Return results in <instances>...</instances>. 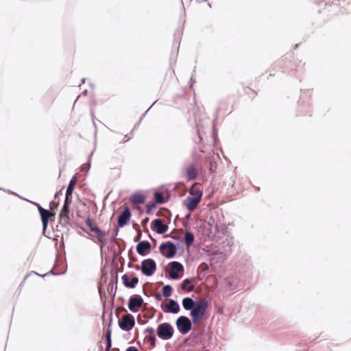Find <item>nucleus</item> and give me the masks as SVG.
Listing matches in <instances>:
<instances>
[{
	"mask_svg": "<svg viewBox=\"0 0 351 351\" xmlns=\"http://www.w3.org/2000/svg\"><path fill=\"white\" fill-rule=\"evenodd\" d=\"M182 305L184 310L190 311L193 323L195 324L204 318L208 302L206 299L193 300L190 297H185L182 300Z\"/></svg>",
	"mask_w": 351,
	"mask_h": 351,
	"instance_id": "obj_1",
	"label": "nucleus"
},
{
	"mask_svg": "<svg viewBox=\"0 0 351 351\" xmlns=\"http://www.w3.org/2000/svg\"><path fill=\"white\" fill-rule=\"evenodd\" d=\"M157 336L162 340H169L173 336L174 329L171 324L164 322L160 324L156 328Z\"/></svg>",
	"mask_w": 351,
	"mask_h": 351,
	"instance_id": "obj_2",
	"label": "nucleus"
},
{
	"mask_svg": "<svg viewBox=\"0 0 351 351\" xmlns=\"http://www.w3.org/2000/svg\"><path fill=\"white\" fill-rule=\"evenodd\" d=\"M177 250L176 245L171 241L162 243L159 246V251L167 258H174L177 254Z\"/></svg>",
	"mask_w": 351,
	"mask_h": 351,
	"instance_id": "obj_3",
	"label": "nucleus"
},
{
	"mask_svg": "<svg viewBox=\"0 0 351 351\" xmlns=\"http://www.w3.org/2000/svg\"><path fill=\"white\" fill-rule=\"evenodd\" d=\"M202 197V191L197 190L195 194L189 195L184 200V205L189 211L194 210L197 204L200 202Z\"/></svg>",
	"mask_w": 351,
	"mask_h": 351,
	"instance_id": "obj_4",
	"label": "nucleus"
},
{
	"mask_svg": "<svg viewBox=\"0 0 351 351\" xmlns=\"http://www.w3.org/2000/svg\"><path fill=\"white\" fill-rule=\"evenodd\" d=\"M192 324V319L184 315L180 316L176 321V328L182 335H186L191 330Z\"/></svg>",
	"mask_w": 351,
	"mask_h": 351,
	"instance_id": "obj_5",
	"label": "nucleus"
},
{
	"mask_svg": "<svg viewBox=\"0 0 351 351\" xmlns=\"http://www.w3.org/2000/svg\"><path fill=\"white\" fill-rule=\"evenodd\" d=\"M140 269L143 275L149 277L156 272L157 265L154 259L149 258L142 261Z\"/></svg>",
	"mask_w": 351,
	"mask_h": 351,
	"instance_id": "obj_6",
	"label": "nucleus"
},
{
	"mask_svg": "<svg viewBox=\"0 0 351 351\" xmlns=\"http://www.w3.org/2000/svg\"><path fill=\"white\" fill-rule=\"evenodd\" d=\"M71 201V197H65L64 204L59 213V223L62 226H65L69 223V206Z\"/></svg>",
	"mask_w": 351,
	"mask_h": 351,
	"instance_id": "obj_7",
	"label": "nucleus"
},
{
	"mask_svg": "<svg viewBox=\"0 0 351 351\" xmlns=\"http://www.w3.org/2000/svg\"><path fill=\"white\" fill-rule=\"evenodd\" d=\"M135 325L134 317L127 313L122 317L121 320L119 321V326L123 331H130Z\"/></svg>",
	"mask_w": 351,
	"mask_h": 351,
	"instance_id": "obj_8",
	"label": "nucleus"
},
{
	"mask_svg": "<svg viewBox=\"0 0 351 351\" xmlns=\"http://www.w3.org/2000/svg\"><path fill=\"white\" fill-rule=\"evenodd\" d=\"M144 303L143 298L138 294L132 295L129 298L128 308L132 313L138 312V308Z\"/></svg>",
	"mask_w": 351,
	"mask_h": 351,
	"instance_id": "obj_9",
	"label": "nucleus"
},
{
	"mask_svg": "<svg viewBox=\"0 0 351 351\" xmlns=\"http://www.w3.org/2000/svg\"><path fill=\"white\" fill-rule=\"evenodd\" d=\"M160 306L162 310L166 313L177 314L180 311L178 302L173 299H169L168 303L165 306L162 303Z\"/></svg>",
	"mask_w": 351,
	"mask_h": 351,
	"instance_id": "obj_10",
	"label": "nucleus"
},
{
	"mask_svg": "<svg viewBox=\"0 0 351 351\" xmlns=\"http://www.w3.org/2000/svg\"><path fill=\"white\" fill-rule=\"evenodd\" d=\"M132 214L128 206H125L123 210L119 214L117 219L118 228H123L129 223Z\"/></svg>",
	"mask_w": 351,
	"mask_h": 351,
	"instance_id": "obj_11",
	"label": "nucleus"
},
{
	"mask_svg": "<svg viewBox=\"0 0 351 351\" xmlns=\"http://www.w3.org/2000/svg\"><path fill=\"white\" fill-rule=\"evenodd\" d=\"M151 229L158 234L165 233L168 230V225L162 223V219L157 218L154 219L150 224Z\"/></svg>",
	"mask_w": 351,
	"mask_h": 351,
	"instance_id": "obj_12",
	"label": "nucleus"
},
{
	"mask_svg": "<svg viewBox=\"0 0 351 351\" xmlns=\"http://www.w3.org/2000/svg\"><path fill=\"white\" fill-rule=\"evenodd\" d=\"M169 265H171V271H169V277L173 280H178L180 276L176 272H183L184 266L182 263L178 261H171Z\"/></svg>",
	"mask_w": 351,
	"mask_h": 351,
	"instance_id": "obj_13",
	"label": "nucleus"
},
{
	"mask_svg": "<svg viewBox=\"0 0 351 351\" xmlns=\"http://www.w3.org/2000/svg\"><path fill=\"white\" fill-rule=\"evenodd\" d=\"M151 248V243L147 240L139 241L136 246L137 253L141 256H147Z\"/></svg>",
	"mask_w": 351,
	"mask_h": 351,
	"instance_id": "obj_14",
	"label": "nucleus"
},
{
	"mask_svg": "<svg viewBox=\"0 0 351 351\" xmlns=\"http://www.w3.org/2000/svg\"><path fill=\"white\" fill-rule=\"evenodd\" d=\"M39 214L40 215L42 224H43V231L44 232L47 228L49 219L52 217H54L55 214L53 213L51 211H50L47 209H45V208L40 209Z\"/></svg>",
	"mask_w": 351,
	"mask_h": 351,
	"instance_id": "obj_15",
	"label": "nucleus"
},
{
	"mask_svg": "<svg viewBox=\"0 0 351 351\" xmlns=\"http://www.w3.org/2000/svg\"><path fill=\"white\" fill-rule=\"evenodd\" d=\"M121 280L124 286L129 289H133L138 283V278L137 277H133L131 280L127 274H124L121 276Z\"/></svg>",
	"mask_w": 351,
	"mask_h": 351,
	"instance_id": "obj_16",
	"label": "nucleus"
},
{
	"mask_svg": "<svg viewBox=\"0 0 351 351\" xmlns=\"http://www.w3.org/2000/svg\"><path fill=\"white\" fill-rule=\"evenodd\" d=\"M93 232H95L96 234L95 236H94L92 234H88L90 237H95L97 240L102 245H104L106 241L104 239V237L106 235V232L101 230L98 226L95 228V230L93 231Z\"/></svg>",
	"mask_w": 351,
	"mask_h": 351,
	"instance_id": "obj_17",
	"label": "nucleus"
},
{
	"mask_svg": "<svg viewBox=\"0 0 351 351\" xmlns=\"http://www.w3.org/2000/svg\"><path fill=\"white\" fill-rule=\"evenodd\" d=\"M197 176V172L193 164H190L186 169V177L189 181L194 180Z\"/></svg>",
	"mask_w": 351,
	"mask_h": 351,
	"instance_id": "obj_18",
	"label": "nucleus"
},
{
	"mask_svg": "<svg viewBox=\"0 0 351 351\" xmlns=\"http://www.w3.org/2000/svg\"><path fill=\"white\" fill-rule=\"evenodd\" d=\"M130 201L135 204H142L145 202V196L141 193H136L131 196Z\"/></svg>",
	"mask_w": 351,
	"mask_h": 351,
	"instance_id": "obj_19",
	"label": "nucleus"
},
{
	"mask_svg": "<svg viewBox=\"0 0 351 351\" xmlns=\"http://www.w3.org/2000/svg\"><path fill=\"white\" fill-rule=\"evenodd\" d=\"M77 182V178L75 176H73L69 181V185L67 186L65 197H71L72 193L74 190V186Z\"/></svg>",
	"mask_w": 351,
	"mask_h": 351,
	"instance_id": "obj_20",
	"label": "nucleus"
},
{
	"mask_svg": "<svg viewBox=\"0 0 351 351\" xmlns=\"http://www.w3.org/2000/svg\"><path fill=\"white\" fill-rule=\"evenodd\" d=\"M195 237L193 232H186L184 236V243L187 247H189L194 242Z\"/></svg>",
	"mask_w": 351,
	"mask_h": 351,
	"instance_id": "obj_21",
	"label": "nucleus"
},
{
	"mask_svg": "<svg viewBox=\"0 0 351 351\" xmlns=\"http://www.w3.org/2000/svg\"><path fill=\"white\" fill-rule=\"evenodd\" d=\"M180 287L182 289H184L188 292L193 291L195 289V285L191 284V280L189 278H185L182 282Z\"/></svg>",
	"mask_w": 351,
	"mask_h": 351,
	"instance_id": "obj_22",
	"label": "nucleus"
},
{
	"mask_svg": "<svg viewBox=\"0 0 351 351\" xmlns=\"http://www.w3.org/2000/svg\"><path fill=\"white\" fill-rule=\"evenodd\" d=\"M109 287H110L108 289V292L112 298V303L113 304L114 301V297L116 295L117 289V285H114L113 281L112 280L110 282Z\"/></svg>",
	"mask_w": 351,
	"mask_h": 351,
	"instance_id": "obj_23",
	"label": "nucleus"
},
{
	"mask_svg": "<svg viewBox=\"0 0 351 351\" xmlns=\"http://www.w3.org/2000/svg\"><path fill=\"white\" fill-rule=\"evenodd\" d=\"M173 287L170 285H166L162 287V295L165 298H169L172 294Z\"/></svg>",
	"mask_w": 351,
	"mask_h": 351,
	"instance_id": "obj_24",
	"label": "nucleus"
},
{
	"mask_svg": "<svg viewBox=\"0 0 351 351\" xmlns=\"http://www.w3.org/2000/svg\"><path fill=\"white\" fill-rule=\"evenodd\" d=\"M156 204H162L165 203L164 197L162 193L156 191L154 193V201Z\"/></svg>",
	"mask_w": 351,
	"mask_h": 351,
	"instance_id": "obj_25",
	"label": "nucleus"
},
{
	"mask_svg": "<svg viewBox=\"0 0 351 351\" xmlns=\"http://www.w3.org/2000/svg\"><path fill=\"white\" fill-rule=\"evenodd\" d=\"M112 322V315L111 313L110 314V322H109L108 328H107V329L106 330V333H105V339H106V340L112 339V338H111V336H112V329L110 328Z\"/></svg>",
	"mask_w": 351,
	"mask_h": 351,
	"instance_id": "obj_26",
	"label": "nucleus"
},
{
	"mask_svg": "<svg viewBox=\"0 0 351 351\" xmlns=\"http://www.w3.org/2000/svg\"><path fill=\"white\" fill-rule=\"evenodd\" d=\"M145 340L149 342L151 348H153L156 347V338L154 334L146 336Z\"/></svg>",
	"mask_w": 351,
	"mask_h": 351,
	"instance_id": "obj_27",
	"label": "nucleus"
},
{
	"mask_svg": "<svg viewBox=\"0 0 351 351\" xmlns=\"http://www.w3.org/2000/svg\"><path fill=\"white\" fill-rule=\"evenodd\" d=\"M85 223L88 227L91 232H93L95 230V228L97 227V226L89 217L85 220Z\"/></svg>",
	"mask_w": 351,
	"mask_h": 351,
	"instance_id": "obj_28",
	"label": "nucleus"
},
{
	"mask_svg": "<svg viewBox=\"0 0 351 351\" xmlns=\"http://www.w3.org/2000/svg\"><path fill=\"white\" fill-rule=\"evenodd\" d=\"M156 204L154 202L149 203L146 206V213L147 215H152L153 210L156 207Z\"/></svg>",
	"mask_w": 351,
	"mask_h": 351,
	"instance_id": "obj_29",
	"label": "nucleus"
},
{
	"mask_svg": "<svg viewBox=\"0 0 351 351\" xmlns=\"http://www.w3.org/2000/svg\"><path fill=\"white\" fill-rule=\"evenodd\" d=\"M65 272H66V270H64V271L60 272V273H54L53 269H51V271H49V272L45 274L44 275H40L38 273H36V271H32V273L34 274L38 275V276H39L40 277H45V276H48L49 274H52V275H55V276H58V275L64 274Z\"/></svg>",
	"mask_w": 351,
	"mask_h": 351,
	"instance_id": "obj_30",
	"label": "nucleus"
},
{
	"mask_svg": "<svg viewBox=\"0 0 351 351\" xmlns=\"http://www.w3.org/2000/svg\"><path fill=\"white\" fill-rule=\"evenodd\" d=\"M93 154V152H92L89 156H88V163H87V167L86 165H82V171H84V170H86L87 171L90 169V158L92 156V155Z\"/></svg>",
	"mask_w": 351,
	"mask_h": 351,
	"instance_id": "obj_31",
	"label": "nucleus"
},
{
	"mask_svg": "<svg viewBox=\"0 0 351 351\" xmlns=\"http://www.w3.org/2000/svg\"><path fill=\"white\" fill-rule=\"evenodd\" d=\"M112 348V339L106 340L105 351H110Z\"/></svg>",
	"mask_w": 351,
	"mask_h": 351,
	"instance_id": "obj_32",
	"label": "nucleus"
},
{
	"mask_svg": "<svg viewBox=\"0 0 351 351\" xmlns=\"http://www.w3.org/2000/svg\"><path fill=\"white\" fill-rule=\"evenodd\" d=\"M144 334L147 333L149 335L154 334V329L152 327H147L143 331Z\"/></svg>",
	"mask_w": 351,
	"mask_h": 351,
	"instance_id": "obj_33",
	"label": "nucleus"
},
{
	"mask_svg": "<svg viewBox=\"0 0 351 351\" xmlns=\"http://www.w3.org/2000/svg\"><path fill=\"white\" fill-rule=\"evenodd\" d=\"M24 199H25V200H26V201H27V202H30V203H32V204L35 205V206L37 207L38 210V212H39V213H40V209L43 208L40 205V204H38V203H37V202H33V201H30V200H29V199H25V198H24Z\"/></svg>",
	"mask_w": 351,
	"mask_h": 351,
	"instance_id": "obj_34",
	"label": "nucleus"
},
{
	"mask_svg": "<svg viewBox=\"0 0 351 351\" xmlns=\"http://www.w3.org/2000/svg\"><path fill=\"white\" fill-rule=\"evenodd\" d=\"M119 228L118 226L117 227V228L114 230V232H112V241H115L117 239V236L118 235V233H119Z\"/></svg>",
	"mask_w": 351,
	"mask_h": 351,
	"instance_id": "obj_35",
	"label": "nucleus"
},
{
	"mask_svg": "<svg viewBox=\"0 0 351 351\" xmlns=\"http://www.w3.org/2000/svg\"><path fill=\"white\" fill-rule=\"evenodd\" d=\"M58 204H59L58 202H56L54 201H51L50 202V209L51 210L56 209L58 206Z\"/></svg>",
	"mask_w": 351,
	"mask_h": 351,
	"instance_id": "obj_36",
	"label": "nucleus"
},
{
	"mask_svg": "<svg viewBox=\"0 0 351 351\" xmlns=\"http://www.w3.org/2000/svg\"><path fill=\"white\" fill-rule=\"evenodd\" d=\"M128 267L129 268H133V269H134L135 270H137V271L140 269V267L138 265H134L130 262L128 263Z\"/></svg>",
	"mask_w": 351,
	"mask_h": 351,
	"instance_id": "obj_37",
	"label": "nucleus"
},
{
	"mask_svg": "<svg viewBox=\"0 0 351 351\" xmlns=\"http://www.w3.org/2000/svg\"><path fill=\"white\" fill-rule=\"evenodd\" d=\"M125 351H139L135 346H129Z\"/></svg>",
	"mask_w": 351,
	"mask_h": 351,
	"instance_id": "obj_38",
	"label": "nucleus"
},
{
	"mask_svg": "<svg viewBox=\"0 0 351 351\" xmlns=\"http://www.w3.org/2000/svg\"><path fill=\"white\" fill-rule=\"evenodd\" d=\"M142 234L141 232H139L138 235L134 238V242H139L141 238Z\"/></svg>",
	"mask_w": 351,
	"mask_h": 351,
	"instance_id": "obj_39",
	"label": "nucleus"
},
{
	"mask_svg": "<svg viewBox=\"0 0 351 351\" xmlns=\"http://www.w3.org/2000/svg\"><path fill=\"white\" fill-rule=\"evenodd\" d=\"M154 297L157 301H161L162 299L160 293H156Z\"/></svg>",
	"mask_w": 351,
	"mask_h": 351,
	"instance_id": "obj_40",
	"label": "nucleus"
},
{
	"mask_svg": "<svg viewBox=\"0 0 351 351\" xmlns=\"http://www.w3.org/2000/svg\"><path fill=\"white\" fill-rule=\"evenodd\" d=\"M149 110V109H148L147 111H145V112L141 116L140 120L138 121V122L137 123V125H140L141 122L142 121V120L143 119V118L145 117L146 114L147 113V112Z\"/></svg>",
	"mask_w": 351,
	"mask_h": 351,
	"instance_id": "obj_41",
	"label": "nucleus"
},
{
	"mask_svg": "<svg viewBox=\"0 0 351 351\" xmlns=\"http://www.w3.org/2000/svg\"><path fill=\"white\" fill-rule=\"evenodd\" d=\"M149 110V109H148L147 111H145V112L141 116L140 120L138 121V122L137 123V125H140L141 122L142 121V120L143 119V118L145 117L146 114L147 113V112Z\"/></svg>",
	"mask_w": 351,
	"mask_h": 351,
	"instance_id": "obj_42",
	"label": "nucleus"
},
{
	"mask_svg": "<svg viewBox=\"0 0 351 351\" xmlns=\"http://www.w3.org/2000/svg\"><path fill=\"white\" fill-rule=\"evenodd\" d=\"M164 237H165V238L171 237V238H172L173 239H177V237H176V236H172V235H171V234H165V235H164Z\"/></svg>",
	"mask_w": 351,
	"mask_h": 351,
	"instance_id": "obj_43",
	"label": "nucleus"
},
{
	"mask_svg": "<svg viewBox=\"0 0 351 351\" xmlns=\"http://www.w3.org/2000/svg\"><path fill=\"white\" fill-rule=\"evenodd\" d=\"M62 190H63V188H62L60 190H59L58 192H56L55 195H54V197L56 198L59 195H62Z\"/></svg>",
	"mask_w": 351,
	"mask_h": 351,
	"instance_id": "obj_44",
	"label": "nucleus"
},
{
	"mask_svg": "<svg viewBox=\"0 0 351 351\" xmlns=\"http://www.w3.org/2000/svg\"><path fill=\"white\" fill-rule=\"evenodd\" d=\"M114 285H117L118 282V274L116 273L114 276V282H113Z\"/></svg>",
	"mask_w": 351,
	"mask_h": 351,
	"instance_id": "obj_45",
	"label": "nucleus"
},
{
	"mask_svg": "<svg viewBox=\"0 0 351 351\" xmlns=\"http://www.w3.org/2000/svg\"><path fill=\"white\" fill-rule=\"evenodd\" d=\"M7 191H8L9 193L14 194V195H17V196H18V197H19L20 198L23 199L22 197L19 196L18 194H16V193H14V192H13V191H10V190H8Z\"/></svg>",
	"mask_w": 351,
	"mask_h": 351,
	"instance_id": "obj_46",
	"label": "nucleus"
},
{
	"mask_svg": "<svg viewBox=\"0 0 351 351\" xmlns=\"http://www.w3.org/2000/svg\"><path fill=\"white\" fill-rule=\"evenodd\" d=\"M149 221V218L148 217H146L145 218L143 221H142V223L143 224L147 223V221Z\"/></svg>",
	"mask_w": 351,
	"mask_h": 351,
	"instance_id": "obj_47",
	"label": "nucleus"
},
{
	"mask_svg": "<svg viewBox=\"0 0 351 351\" xmlns=\"http://www.w3.org/2000/svg\"><path fill=\"white\" fill-rule=\"evenodd\" d=\"M190 217H191V214H190V213H188V214L185 216V218H186V219H187V220H188V219H190Z\"/></svg>",
	"mask_w": 351,
	"mask_h": 351,
	"instance_id": "obj_48",
	"label": "nucleus"
},
{
	"mask_svg": "<svg viewBox=\"0 0 351 351\" xmlns=\"http://www.w3.org/2000/svg\"><path fill=\"white\" fill-rule=\"evenodd\" d=\"M82 94L84 96L86 95V94H87V90H86H86H84L82 92Z\"/></svg>",
	"mask_w": 351,
	"mask_h": 351,
	"instance_id": "obj_49",
	"label": "nucleus"
},
{
	"mask_svg": "<svg viewBox=\"0 0 351 351\" xmlns=\"http://www.w3.org/2000/svg\"><path fill=\"white\" fill-rule=\"evenodd\" d=\"M130 138V137L128 139H126V140H124V138H122L121 142H123V143L127 142Z\"/></svg>",
	"mask_w": 351,
	"mask_h": 351,
	"instance_id": "obj_50",
	"label": "nucleus"
},
{
	"mask_svg": "<svg viewBox=\"0 0 351 351\" xmlns=\"http://www.w3.org/2000/svg\"><path fill=\"white\" fill-rule=\"evenodd\" d=\"M210 171H212V169H213V166H214V165H213V162H210Z\"/></svg>",
	"mask_w": 351,
	"mask_h": 351,
	"instance_id": "obj_51",
	"label": "nucleus"
},
{
	"mask_svg": "<svg viewBox=\"0 0 351 351\" xmlns=\"http://www.w3.org/2000/svg\"><path fill=\"white\" fill-rule=\"evenodd\" d=\"M91 115H92V119H93V123H94V125H95V121H94V118H95V117H94V115H93V113H92V114H91Z\"/></svg>",
	"mask_w": 351,
	"mask_h": 351,
	"instance_id": "obj_52",
	"label": "nucleus"
},
{
	"mask_svg": "<svg viewBox=\"0 0 351 351\" xmlns=\"http://www.w3.org/2000/svg\"><path fill=\"white\" fill-rule=\"evenodd\" d=\"M112 351H119V348H114Z\"/></svg>",
	"mask_w": 351,
	"mask_h": 351,
	"instance_id": "obj_53",
	"label": "nucleus"
},
{
	"mask_svg": "<svg viewBox=\"0 0 351 351\" xmlns=\"http://www.w3.org/2000/svg\"><path fill=\"white\" fill-rule=\"evenodd\" d=\"M119 299L121 300L123 302H124V298L121 296L119 297Z\"/></svg>",
	"mask_w": 351,
	"mask_h": 351,
	"instance_id": "obj_54",
	"label": "nucleus"
},
{
	"mask_svg": "<svg viewBox=\"0 0 351 351\" xmlns=\"http://www.w3.org/2000/svg\"><path fill=\"white\" fill-rule=\"evenodd\" d=\"M329 3H330V0L326 1L325 2V5H329Z\"/></svg>",
	"mask_w": 351,
	"mask_h": 351,
	"instance_id": "obj_55",
	"label": "nucleus"
},
{
	"mask_svg": "<svg viewBox=\"0 0 351 351\" xmlns=\"http://www.w3.org/2000/svg\"><path fill=\"white\" fill-rule=\"evenodd\" d=\"M151 240L154 242L155 243H156V240L155 239H154L153 237H151Z\"/></svg>",
	"mask_w": 351,
	"mask_h": 351,
	"instance_id": "obj_56",
	"label": "nucleus"
},
{
	"mask_svg": "<svg viewBox=\"0 0 351 351\" xmlns=\"http://www.w3.org/2000/svg\"><path fill=\"white\" fill-rule=\"evenodd\" d=\"M180 1H181V3H182V8H183V10H184V7L183 1H182V0H180Z\"/></svg>",
	"mask_w": 351,
	"mask_h": 351,
	"instance_id": "obj_57",
	"label": "nucleus"
},
{
	"mask_svg": "<svg viewBox=\"0 0 351 351\" xmlns=\"http://www.w3.org/2000/svg\"><path fill=\"white\" fill-rule=\"evenodd\" d=\"M147 232H148V237H149V238L151 239V237H152V235L150 234V233L149 232V230H147Z\"/></svg>",
	"mask_w": 351,
	"mask_h": 351,
	"instance_id": "obj_58",
	"label": "nucleus"
},
{
	"mask_svg": "<svg viewBox=\"0 0 351 351\" xmlns=\"http://www.w3.org/2000/svg\"><path fill=\"white\" fill-rule=\"evenodd\" d=\"M85 80H86V79H85V78L82 79L81 84L84 83Z\"/></svg>",
	"mask_w": 351,
	"mask_h": 351,
	"instance_id": "obj_59",
	"label": "nucleus"
},
{
	"mask_svg": "<svg viewBox=\"0 0 351 351\" xmlns=\"http://www.w3.org/2000/svg\"><path fill=\"white\" fill-rule=\"evenodd\" d=\"M139 125H137V123L134 125V129H136Z\"/></svg>",
	"mask_w": 351,
	"mask_h": 351,
	"instance_id": "obj_60",
	"label": "nucleus"
},
{
	"mask_svg": "<svg viewBox=\"0 0 351 351\" xmlns=\"http://www.w3.org/2000/svg\"><path fill=\"white\" fill-rule=\"evenodd\" d=\"M193 77L192 75L191 77V81H193Z\"/></svg>",
	"mask_w": 351,
	"mask_h": 351,
	"instance_id": "obj_61",
	"label": "nucleus"
},
{
	"mask_svg": "<svg viewBox=\"0 0 351 351\" xmlns=\"http://www.w3.org/2000/svg\"><path fill=\"white\" fill-rule=\"evenodd\" d=\"M99 348H100V350H102V349H103L102 346H101Z\"/></svg>",
	"mask_w": 351,
	"mask_h": 351,
	"instance_id": "obj_62",
	"label": "nucleus"
},
{
	"mask_svg": "<svg viewBox=\"0 0 351 351\" xmlns=\"http://www.w3.org/2000/svg\"><path fill=\"white\" fill-rule=\"evenodd\" d=\"M230 287H232V283L229 282Z\"/></svg>",
	"mask_w": 351,
	"mask_h": 351,
	"instance_id": "obj_63",
	"label": "nucleus"
},
{
	"mask_svg": "<svg viewBox=\"0 0 351 351\" xmlns=\"http://www.w3.org/2000/svg\"><path fill=\"white\" fill-rule=\"evenodd\" d=\"M198 135H199V138H202V137H201V136H200L199 133L198 134Z\"/></svg>",
	"mask_w": 351,
	"mask_h": 351,
	"instance_id": "obj_64",
	"label": "nucleus"
}]
</instances>
